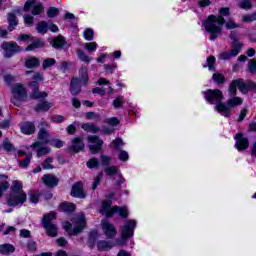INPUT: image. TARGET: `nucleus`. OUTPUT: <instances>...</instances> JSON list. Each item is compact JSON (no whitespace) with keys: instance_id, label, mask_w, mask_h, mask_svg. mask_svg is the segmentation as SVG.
<instances>
[{"instance_id":"f257e3e1","label":"nucleus","mask_w":256,"mask_h":256,"mask_svg":"<svg viewBox=\"0 0 256 256\" xmlns=\"http://www.w3.org/2000/svg\"><path fill=\"white\" fill-rule=\"evenodd\" d=\"M219 16L210 15L208 19L204 22V29H206L207 33H210V40L215 41L219 35L223 34L222 27L225 25V18L231 15L229 8H221L219 10Z\"/></svg>"},{"instance_id":"f03ea898","label":"nucleus","mask_w":256,"mask_h":256,"mask_svg":"<svg viewBox=\"0 0 256 256\" xmlns=\"http://www.w3.org/2000/svg\"><path fill=\"white\" fill-rule=\"evenodd\" d=\"M10 189L11 193L7 197L9 207H17V205H23L27 201V194L23 191V184L21 182L13 181Z\"/></svg>"},{"instance_id":"7ed1b4c3","label":"nucleus","mask_w":256,"mask_h":256,"mask_svg":"<svg viewBox=\"0 0 256 256\" xmlns=\"http://www.w3.org/2000/svg\"><path fill=\"white\" fill-rule=\"evenodd\" d=\"M230 39L232 40V49L230 50V52L224 51L219 54V59H221L222 61H227L229 59H232V57H237V55L241 53V49H243V43L239 41L237 32L232 31L230 33Z\"/></svg>"},{"instance_id":"20e7f679","label":"nucleus","mask_w":256,"mask_h":256,"mask_svg":"<svg viewBox=\"0 0 256 256\" xmlns=\"http://www.w3.org/2000/svg\"><path fill=\"white\" fill-rule=\"evenodd\" d=\"M226 103H220L217 106V111L223 117H231V110L238 105H243V99L240 97L231 96Z\"/></svg>"},{"instance_id":"39448f33","label":"nucleus","mask_w":256,"mask_h":256,"mask_svg":"<svg viewBox=\"0 0 256 256\" xmlns=\"http://www.w3.org/2000/svg\"><path fill=\"white\" fill-rule=\"evenodd\" d=\"M12 98L11 103L16 107H21V103L27 100L29 95L27 94V88L21 83H17L11 88Z\"/></svg>"},{"instance_id":"423d86ee","label":"nucleus","mask_w":256,"mask_h":256,"mask_svg":"<svg viewBox=\"0 0 256 256\" xmlns=\"http://www.w3.org/2000/svg\"><path fill=\"white\" fill-rule=\"evenodd\" d=\"M55 219H57L55 212H50L43 216L42 225L48 237H57L59 228L57 227V224L53 223Z\"/></svg>"},{"instance_id":"0eeeda50","label":"nucleus","mask_w":256,"mask_h":256,"mask_svg":"<svg viewBox=\"0 0 256 256\" xmlns=\"http://www.w3.org/2000/svg\"><path fill=\"white\" fill-rule=\"evenodd\" d=\"M204 95L208 103H216L215 110L217 111V107L223 103V92L219 89L207 90Z\"/></svg>"},{"instance_id":"6e6552de","label":"nucleus","mask_w":256,"mask_h":256,"mask_svg":"<svg viewBox=\"0 0 256 256\" xmlns=\"http://www.w3.org/2000/svg\"><path fill=\"white\" fill-rule=\"evenodd\" d=\"M1 49L4 50V57L6 59H11V57H13L15 53H21V51H23V49L21 48V46L17 44V42H7V41H4L1 44Z\"/></svg>"},{"instance_id":"1a4fd4ad","label":"nucleus","mask_w":256,"mask_h":256,"mask_svg":"<svg viewBox=\"0 0 256 256\" xmlns=\"http://www.w3.org/2000/svg\"><path fill=\"white\" fill-rule=\"evenodd\" d=\"M237 88L241 93H244V95H247V82L243 81V79L239 78L236 80H233L229 85V96L230 97H236L237 95Z\"/></svg>"},{"instance_id":"9d476101","label":"nucleus","mask_w":256,"mask_h":256,"mask_svg":"<svg viewBox=\"0 0 256 256\" xmlns=\"http://www.w3.org/2000/svg\"><path fill=\"white\" fill-rule=\"evenodd\" d=\"M87 141L89 143L88 148L92 155L99 153L103 147V140L99 138L97 135H90L87 137Z\"/></svg>"},{"instance_id":"9b49d317","label":"nucleus","mask_w":256,"mask_h":256,"mask_svg":"<svg viewBox=\"0 0 256 256\" xmlns=\"http://www.w3.org/2000/svg\"><path fill=\"white\" fill-rule=\"evenodd\" d=\"M135 227H137V223L135 222V220H128L127 222H125L121 232V237L124 241H127L129 237H133Z\"/></svg>"},{"instance_id":"f8f14e48","label":"nucleus","mask_w":256,"mask_h":256,"mask_svg":"<svg viewBox=\"0 0 256 256\" xmlns=\"http://www.w3.org/2000/svg\"><path fill=\"white\" fill-rule=\"evenodd\" d=\"M49 143V131L45 128H40L38 132V141L34 142L30 147L35 149L37 147H43Z\"/></svg>"},{"instance_id":"ddd939ff","label":"nucleus","mask_w":256,"mask_h":256,"mask_svg":"<svg viewBox=\"0 0 256 256\" xmlns=\"http://www.w3.org/2000/svg\"><path fill=\"white\" fill-rule=\"evenodd\" d=\"M32 9V15H41L43 13V4L37 3L36 0H28L24 5V11L29 12Z\"/></svg>"},{"instance_id":"4468645a","label":"nucleus","mask_w":256,"mask_h":256,"mask_svg":"<svg viewBox=\"0 0 256 256\" xmlns=\"http://www.w3.org/2000/svg\"><path fill=\"white\" fill-rule=\"evenodd\" d=\"M101 225L104 235L107 237V239H113V237L117 235V229L111 222H109V220H102Z\"/></svg>"},{"instance_id":"2eb2a0df","label":"nucleus","mask_w":256,"mask_h":256,"mask_svg":"<svg viewBox=\"0 0 256 256\" xmlns=\"http://www.w3.org/2000/svg\"><path fill=\"white\" fill-rule=\"evenodd\" d=\"M74 221L76 223V226L74 227V229L72 230V233H70V235H79V233H81V231H83L87 225V221L85 220V214H83V213L78 214L74 218Z\"/></svg>"},{"instance_id":"dca6fc26","label":"nucleus","mask_w":256,"mask_h":256,"mask_svg":"<svg viewBox=\"0 0 256 256\" xmlns=\"http://www.w3.org/2000/svg\"><path fill=\"white\" fill-rule=\"evenodd\" d=\"M104 173L109 177L113 175H118V180L116 181V185H118L119 189H121V184L125 183V178H123V174L119 173V167L117 166H106L104 168Z\"/></svg>"},{"instance_id":"f3484780","label":"nucleus","mask_w":256,"mask_h":256,"mask_svg":"<svg viewBox=\"0 0 256 256\" xmlns=\"http://www.w3.org/2000/svg\"><path fill=\"white\" fill-rule=\"evenodd\" d=\"M29 87H31L32 92L30 94V99H45L47 97V92H41L39 91V82L38 81H32L28 84Z\"/></svg>"},{"instance_id":"a211bd4d","label":"nucleus","mask_w":256,"mask_h":256,"mask_svg":"<svg viewBox=\"0 0 256 256\" xmlns=\"http://www.w3.org/2000/svg\"><path fill=\"white\" fill-rule=\"evenodd\" d=\"M234 139L236 140V149L239 151H245V149H249V139L245 138V134L238 133L235 135Z\"/></svg>"},{"instance_id":"6ab92c4d","label":"nucleus","mask_w":256,"mask_h":256,"mask_svg":"<svg viewBox=\"0 0 256 256\" xmlns=\"http://www.w3.org/2000/svg\"><path fill=\"white\" fill-rule=\"evenodd\" d=\"M111 200H105L102 202V208L100 209V213L105 215L106 217H113L115 215V206L111 207L112 205Z\"/></svg>"},{"instance_id":"aec40b11","label":"nucleus","mask_w":256,"mask_h":256,"mask_svg":"<svg viewBox=\"0 0 256 256\" xmlns=\"http://www.w3.org/2000/svg\"><path fill=\"white\" fill-rule=\"evenodd\" d=\"M69 151L72 153H79V151H83L85 149V144L83 143V138H73L72 144L69 146Z\"/></svg>"},{"instance_id":"412c9836","label":"nucleus","mask_w":256,"mask_h":256,"mask_svg":"<svg viewBox=\"0 0 256 256\" xmlns=\"http://www.w3.org/2000/svg\"><path fill=\"white\" fill-rule=\"evenodd\" d=\"M41 181L46 185V187H57V185H59V178L53 174H45L41 178Z\"/></svg>"},{"instance_id":"4be33fe9","label":"nucleus","mask_w":256,"mask_h":256,"mask_svg":"<svg viewBox=\"0 0 256 256\" xmlns=\"http://www.w3.org/2000/svg\"><path fill=\"white\" fill-rule=\"evenodd\" d=\"M71 196L78 199H85V192H83V184L81 182H76L72 186Z\"/></svg>"},{"instance_id":"5701e85b","label":"nucleus","mask_w":256,"mask_h":256,"mask_svg":"<svg viewBox=\"0 0 256 256\" xmlns=\"http://www.w3.org/2000/svg\"><path fill=\"white\" fill-rule=\"evenodd\" d=\"M70 93L73 96L79 95L81 93V80L77 77H72L70 82Z\"/></svg>"},{"instance_id":"b1692460","label":"nucleus","mask_w":256,"mask_h":256,"mask_svg":"<svg viewBox=\"0 0 256 256\" xmlns=\"http://www.w3.org/2000/svg\"><path fill=\"white\" fill-rule=\"evenodd\" d=\"M51 45L54 49H63L67 45V47H70L71 44H67V40H65V37L59 35L53 38Z\"/></svg>"},{"instance_id":"393cba45","label":"nucleus","mask_w":256,"mask_h":256,"mask_svg":"<svg viewBox=\"0 0 256 256\" xmlns=\"http://www.w3.org/2000/svg\"><path fill=\"white\" fill-rule=\"evenodd\" d=\"M24 65L27 69H37L41 65V60L35 56H30L25 59Z\"/></svg>"},{"instance_id":"a878e982","label":"nucleus","mask_w":256,"mask_h":256,"mask_svg":"<svg viewBox=\"0 0 256 256\" xmlns=\"http://www.w3.org/2000/svg\"><path fill=\"white\" fill-rule=\"evenodd\" d=\"M7 22H8V31H13L18 25H19V20H17V16L15 13L10 12L7 15Z\"/></svg>"},{"instance_id":"bb28decb","label":"nucleus","mask_w":256,"mask_h":256,"mask_svg":"<svg viewBox=\"0 0 256 256\" xmlns=\"http://www.w3.org/2000/svg\"><path fill=\"white\" fill-rule=\"evenodd\" d=\"M79 77H80V83H82V85H89V70L86 66H82L79 69Z\"/></svg>"},{"instance_id":"cd10ccee","label":"nucleus","mask_w":256,"mask_h":256,"mask_svg":"<svg viewBox=\"0 0 256 256\" xmlns=\"http://www.w3.org/2000/svg\"><path fill=\"white\" fill-rule=\"evenodd\" d=\"M51 107H53V103L48 102V101H43V102L38 103L34 107V111H36V113H45V112L49 111L51 109Z\"/></svg>"},{"instance_id":"c85d7f7f","label":"nucleus","mask_w":256,"mask_h":256,"mask_svg":"<svg viewBox=\"0 0 256 256\" xmlns=\"http://www.w3.org/2000/svg\"><path fill=\"white\" fill-rule=\"evenodd\" d=\"M21 132L24 135H33L35 133V124L33 122H26L21 126Z\"/></svg>"},{"instance_id":"c756f323","label":"nucleus","mask_w":256,"mask_h":256,"mask_svg":"<svg viewBox=\"0 0 256 256\" xmlns=\"http://www.w3.org/2000/svg\"><path fill=\"white\" fill-rule=\"evenodd\" d=\"M43 47H45V42L41 39H36L26 47L25 51H35V49H41Z\"/></svg>"},{"instance_id":"7c9ffc66","label":"nucleus","mask_w":256,"mask_h":256,"mask_svg":"<svg viewBox=\"0 0 256 256\" xmlns=\"http://www.w3.org/2000/svg\"><path fill=\"white\" fill-rule=\"evenodd\" d=\"M0 253L1 255H11V253H15V246L13 244H1Z\"/></svg>"},{"instance_id":"2f4dec72","label":"nucleus","mask_w":256,"mask_h":256,"mask_svg":"<svg viewBox=\"0 0 256 256\" xmlns=\"http://www.w3.org/2000/svg\"><path fill=\"white\" fill-rule=\"evenodd\" d=\"M82 129L87 131V133H99V131H101V128L93 123L82 124Z\"/></svg>"},{"instance_id":"473e14b6","label":"nucleus","mask_w":256,"mask_h":256,"mask_svg":"<svg viewBox=\"0 0 256 256\" xmlns=\"http://www.w3.org/2000/svg\"><path fill=\"white\" fill-rule=\"evenodd\" d=\"M97 239H99V232H97V230L91 231L88 237V247H90V249L95 247V241H97Z\"/></svg>"},{"instance_id":"72a5a7b5","label":"nucleus","mask_w":256,"mask_h":256,"mask_svg":"<svg viewBox=\"0 0 256 256\" xmlns=\"http://www.w3.org/2000/svg\"><path fill=\"white\" fill-rule=\"evenodd\" d=\"M112 248H113V244L111 242L100 240L97 243L98 251H109V249H112Z\"/></svg>"},{"instance_id":"f704fd0d","label":"nucleus","mask_w":256,"mask_h":256,"mask_svg":"<svg viewBox=\"0 0 256 256\" xmlns=\"http://www.w3.org/2000/svg\"><path fill=\"white\" fill-rule=\"evenodd\" d=\"M60 211H64L66 213H72V211H75V204L64 202L60 204Z\"/></svg>"},{"instance_id":"c9c22d12","label":"nucleus","mask_w":256,"mask_h":256,"mask_svg":"<svg viewBox=\"0 0 256 256\" xmlns=\"http://www.w3.org/2000/svg\"><path fill=\"white\" fill-rule=\"evenodd\" d=\"M115 213H118L122 219H127L129 217V210L127 207L115 206Z\"/></svg>"},{"instance_id":"e433bc0d","label":"nucleus","mask_w":256,"mask_h":256,"mask_svg":"<svg viewBox=\"0 0 256 256\" xmlns=\"http://www.w3.org/2000/svg\"><path fill=\"white\" fill-rule=\"evenodd\" d=\"M36 29H37L38 33L45 34L49 30V25L47 24L46 21H40L37 23Z\"/></svg>"},{"instance_id":"4c0bfd02","label":"nucleus","mask_w":256,"mask_h":256,"mask_svg":"<svg viewBox=\"0 0 256 256\" xmlns=\"http://www.w3.org/2000/svg\"><path fill=\"white\" fill-rule=\"evenodd\" d=\"M76 53L78 55V59L82 61L83 63H91V58L83 52L81 49H77Z\"/></svg>"},{"instance_id":"58836bf2","label":"nucleus","mask_w":256,"mask_h":256,"mask_svg":"<svg viewBox=\"0 0 256 256\" xmlns=\"http://www.w3.org/2000/svg\"><path fill=\"white\" fill-rule=\"evenodd\" d=\"M2 147L5 151H7V153H13V151H15V147L13 146V144H11V141H9L7 138L4 139L2 143Z\"/></svg>"},{"instance_id":"ea45409f","label":"nucleus","mask_w":256,"mask_h":256,"mask_svg":"<svg viewBox=\"0 0 256 256\" xmlns=\"http://www.w3.org/2000/svg\"><path fill=\"white\" fill-rule=\"evenodd\" d=\"M213 81H215V83H218V85H223V83H225V75L221 74V73H215L212 76Z\"/></svg>"},{"instance_id":"a19ab883","label":"nucleus","mask_w":256,"mask_h":256,"mask_svg":"<svg viewBox=\"0 0 256 256\" xmlns=\"http://www.w3.org/2000/svg\"><path fill=\"white\" fill-rule=\"evenodd\" d=\"M37 157H43V155H49L51 153V148L49 147H36Z\"/></svg>"},{"instance_id":"79ce46f5","label":"nucleus","mask_w":256,"mask_h":256,"mask_svg":"<svg viewBox=\"0 0 256 256\" xmlns=\"http://www.w3.org/2000/svg\"><path fill=\"white\" fill-rule=\"evenodd\" d=\"M56 61L54 58H47L43 61L42 67L43 69H49V67H53L55 65Z\"/></svg>"},{"instance_id":"37998d69","label":"nucleus","mask_w":256,"mask_h":256,"mask_svg":"<svg viewBox=\"0 0 256 256\" xmlns=\"http://www.w3.org/2000/svg\"><path fill=\"white\" fill-rule=\"evenodd\" d=\"M32 157H33L32 154H28L23 160L19 161V166L20 167H29V163H31Z\"/></svg>"},{"instance_id":"c03bdc74","label":"nucleus","mask_w":256,"mask_h":256,"mask_svg":"<svg viewBox=\"0 0 256 256\" xmlns=\"http://www.w3.org/2000/svg\"><path fill=\"white\" fill-rule=\"evenodd\" d=\"M101 179H103V172H100L94 179V182L92 184V190L95 191L97 187H99V184L101 183Z\"/></svg>"},{"instance_id":"a18cd8bd","label":"nucleus","mask_w":256,"mask_h":256,"mask_svg":"<svg viewBox=\"0 0 256 256\" xmlns=\"http://www.w3.org/2000/svg\"><path fill=\"white\" fill-rule=\"evenodd\" d=\"M87 167L89 169H97L99 167V159L97 158H92L87 162Z\"/></svg>"},{"instance_id":"49530a36","label":"nucleus","mask_w":256,"mask_h":256,"mask_svg":"<svg viewBox=\"0 0 256 256\" xmlns=\"http://www.w3.org/2000/svg\"><path fill=\"white\" fill-rule=\"evenodd\" d=\"M248 71L252 75H255V73H256V60L255 59H252L248 62Z\"/></svg>"},{"instance_id":"de8ad7c7","label":"nucleus","mask_w":256,"mask_h":256,"mask_svg":"<svg viewBox=\"0 0 256 256\" xmlns=\"http://www.w3.org/2000/svg\"><path fill=\"white\" fill-rule=\"evenodd\" d=\"M244 23H251V21H256V13L247 14L242 17Z\"/></svg>"},{"instance_id":"09e8293b","label":"nucleus","mask_w":256,"mask_h":256,"mask_svg":"<svg viewBox=\"0 0 256 256\" xmlns=\"http://www.w3.org/2000/svg\"><path fill=\"white\" fill-rule=\"evenodd\" d=\"M53 158L48 157L44 160V162L42 163V167L43 169H53Z\"/></svg>"},{"instance_id":"8fccbe9b","label":"nucleus","mask_w":256,"mask_h":256,"mask_svg":"<svg viewBox=\"0 0 256 256\" xmlns=\"http://www.w3.org/2000/svg\"><path fill=\"white\" fill-rule=\"evenodd\" d=\"M123 103H125V100H123V97L118 96L116 99L113 101V105L115 109H119L120 107H123Z\"/></svg>"},{"instance_id":"3c124183","label":"nucleus","mask_w":256,"mask_h":256,"mask_svg":"<svg viewBox=\"0 0 256 256\" xmlns=\"http://www.w3.org/2000/svg\"><path fill=\"white\" fill-rule=\"evenodd\" d=\"M100 159H101V163H102L103 167H109V165H111V157L101 155Z\"/></svg>"},{"instance_id":"603ef678","label":"nucleus","mask_w":256,"mask_h":256,"mask_svg":"<svg viewBox=\"0 0 256 256\" xmlns=\"http://www.w3.org/2000/svg\"><path fill=\"white\" fill-rule=\"evenodd\" d=\"M207 63L209 71L215 70V56H209L207 58Z\"/></svg>"},{"instance_id":"864d4df0","label":"nucleus","mask_w":256,"mask_h":256,"mask_svg":"<svg viewBox=\"0 0 256 256\" xmlns=\"http://www.w3.org/2000/svg\"><path fill=\"white\" fill-rule=\"evenodd\" d=\"M59 15V10L55 7H50L47 11V16L50 18L57 17Z\"/></svg>"},{"instance_id":"5fc2aeb1","label":"nucleus","mask_w":256,"mask_h":256,"mask_svg":"<svg viewBox=\"0 0 256 256\" xmlns=\"http://www.w3.org/2000/svg\"><path fill=\"white\" fill-rule=\"evenodd\" d=\"M7 189H9V182L8 181L0 182V197H3V193H5Z\"/></svg>"},{"instance_id":"6e6d98bb","label":"nucleus","mask_w":256,"mask_h":256,"mask_svg":"<svg viewBox=\"0 0 256 256\" xmlns=\"http://www.w3.org/2000/svg\"><path fill=\"white\" fill-rule=\"evenodd\" d=\"M239 7L241 9H251L253 7V4H251V1L249 0H242L239 4Z\"/></svg>"},{"instance_id":"4d7b16f0","label":"nucleus","mask_w":256,"mask_h":256,"mask_svg":"<svg viewBox=\"0 0 256 256\" xmlns=\"http://www.w3.org/2000/svg\"><path fill=\"white\" fill-rule=\"evenodd\" d=\"M93 35V30L89 28L84 31V38L86 39V41H93Z\"/></svg>"},{"instance_id":"13d9d810","label":"nucleus","mask_w":256,"mask_h":256,"mask_svg":"<svg viewBox=\"0 0 256 256\" xmlns=\"http://www.w3.org/2000/svg\"><path fill=\"white\" fill-rule=\"evenodd\" d=\"M92 93H94V95H101V97H103V95L107 93V90L105 88L96 87L92 90Z\"/></svg>"},{"instance_id":"bf43d9fd","label":"nucleus","mask_w":256,"mask_h":256,"mask_svg":"<svg viewBox=\"0 0 256 256\" xmlns=\"http://www.w3.org/2000/svg\"><path fill=\"white\" fill-rule=\"evenodd\" d=\"M28 251H31L32 253H35L37 251V242L31 240L27 244Z\"/></svg>"},{"instance_id":"052dcab7","label":"nucleus","mask_w":256,"mask_h":256,"mask_svg":"<svg viewBox=\"0 0 256 256\" xmlns=\"http://www.w3.org/2000/svg\"><path fill=\"white\" fill-rule=\"evenodd\" d=\"M112 143H113L115 149H117V151H119L121 149V147H123V145H124L123 139H121V138H116L115 140H113Z\"/></svg>"},{"instance_id":"680f3d73","label":"nucleus","mask_w":256,"mask_h":256,"mask_svg":"<svg viewBox=\"0 0 256 256\" xmlns=\"http://www.w3.org/2000/svg\"><path fill=\"white\" fill-rule=\"evenodd\" d=\"M4 81L7 83V85L11 86L13 83H15V76L6 74L4 76Z\"/></svg>"},{"instance_id":"e2e57ef3","label":"nucleus","mask_w":256,"mask_h":256,"mask_svg":"<svg viewBox=\"0 0 256 256\" xmlns=\"http://www.w3.org/2000/svg\"><path fill=\"white\" fill-rule=\"evenodd\" d=\"M24 23L25 25L31 26L33 25V21H34V17L29 15V14H25L24 16Z\"/></svg>"},{"instance_id":"0e129e2a","label":"nucleus","mask_w":256,"mask_h":256,"mask_svg":"<svg viewBox=\"0 0 256 256\" xmlns=\"http://www.w3.org/2000/svg\"><path fill=\"white\" fill-rule=\"evenodd\" d=\"M246 87H247V93H249V91H256V83L248 80L246 82Z\"/></svg>"},{"instance_id":"69168bd1","label":"nucleus","mask_w":256,"mask_h":256,"mask_svg":"<svg viewBox=\"0 0 256 256\" xmlns=\"http://www.w3.org/2000/svg\"><path fill=\"white\" fill-rule=\"evenodd\" d=\"M85 49H87V51H96L97 49V43L95 42H91V43H86L84 45Z\"/></svg>"},{"instance_id":"338daca9","label":"nucleus","mask_w":256,"mask_h":256,"mask_svg":"<svg viewBox=\"0 0 256 256\" xmlns=\"http://www.w3.org/2000/svg\"><path fill=\"white\" fill-rule=\"evenodd\" d=\"M106 123L108 125L117 126V125H119V119L117 117L108 118L106 120Z\"/></svg>"},{"instance_id":"774afa93","label":"nucleus","mask_w":256,"mask_h":256,"mask_svg":"<svg viewBox=\"0 0 256 256\" xmlns=\"http://www.w3.org/2000/svg\"><path fill=\"white\" fill-rule=\"evenodd\" d=\"M30 201L31 203H39V194L37 192H31Z\"/></svg>"}]
</instances>
